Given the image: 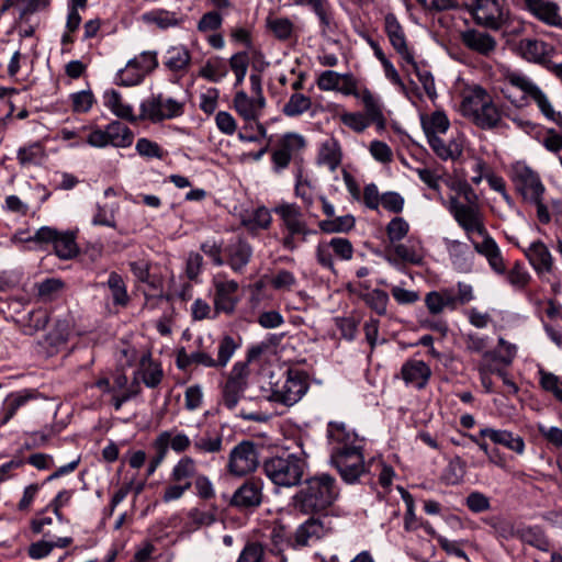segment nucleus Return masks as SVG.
<instances>
[{"label": "nucleus", "mask_w": 562, "mask_h": 562, "mask_svg": "<svg viewBox=\"0 0 562 562\" xmlns=\"http://www.w3.org/2000/svg\"><path fill=\"white\" fill-rule=\"evenodd\" d=\"M428 188L437 192L445 203L449 200L448 210L458 225L463 229L474 250L485 257L492 270L505 272V262L495 239L485 226L480 206L475 203L476 195L462 178H423Z\"/></svg>", "instance_id": "f257e3e1"}, {"label": "nucleus", "mask_w": 562, "mask_h": 562, "mask_svg": "<svg viewBox=\"0 0 562 562\" xmlns=\"http://www.w3.org/2000/svg\"><path fill=\"white\" fill-rule=\"evenodd\" d=\"M498 74V89L512 104L521 108L533 100L538 108H549L548 95L526 74L506 66H501Z\"/></svg>", "instance_id": "f03ea898"}, {"label": "nucleus", "mask_w": 562, "mask_h": 562, "mask_svg": "<svg viewBox=\"0 0 562 562\" xmlns=\"http://www.w3.org/2000/svg\"><path fill=\"white\" fill-rule=\"evenodd\" d=\"M339 490L336 480L329 474H317L306 480L294 496V507L302 513L311 514L324 510L337 499Z\"/></svg>", "instance_id": "7ed1b4c3"}, {"label": "nucleus", "mask_w": 562, "mask_h": 562, "mask_svg": "<svg viewBox=\"0 0 562 562\" xmlns=\"http://www.w3.org/2000/svg\"><path fill=\"white\" fill-rule=\"evenodd\" d=\"M307 468L304 452H283L263 461L266 476L279 487H293L302 482Z\"/></svg>", "instance_id": "20e7f679"}, {"label": "nucleus", "mask_w": 562, "mask_h": 562, "mask_svg": "<svg viewBox=\"0 0 562 562\" xmlns=\"http://www.w3.org/2000/svg\"><path fill=\"white\" fill-rule=\"evenodd\" d=\"M161 450L168 453L172 450L176 453H183L192 446L196 453H216L222 450L223 440L220 436H189L184 430L172 427L160 431L154 439Z\"/></svg>", "instance_id": "39448f33"}, {"label": "nucleus", "mask_w": 562, "mask_h": 562, "mask_svg": "<svg viewBox=\"0 0 562 562\" xmlns=\"http://www.w3.org/2000/svg\"><path fill=\"white\" fill-rule=\"evenodd\" d=\"M82 133L86 143L94 148H104L108 146L126 148L134 139L130 127L119 121L109 123L104 128L97 125L83 126Z\"/></svg>", "instance_id": "423d86ee"}, {"label": "nucleus", "mask_w": 562, "mask_h": 562, "mask_svg": "<svg viewBox=\"0 0 562 562\" xmlns=\"http://www.w3.org/2000/svg\"><path fill=\"white\" fill-rule=\"evenodd\" d=\"M308 390L306 375L299 370H288L286 374L271 386L269 398L285 406H293Z\"/></svg>", "instance_id": "0eeeda50"}, {"label": "nucleus", "mask_w": 562, "mask_h": 562, "mask_svg": "<svg viewBox=\"0 0 562 562\" xmlns=\"http://www.w3.org/2000/svg\"><path fill=\"white\" fill-rule=\"evenodd\" d=\"M184 112V102L162 93L151 94L139 105V120L159 123L181 116Z\"/></svg>", "instance_id": "6e6552de"}, {"label": "nucleus", "mask_w": 562, "mask_h": 562, "mask_svg": "<svg viewBox=\"0 0 562 562\" xmlns=\"http://www.w3.org/2000/svg\"><path fill=\"white\" fill-rule=\"evenodd\" d=\"M157 66V53L153 50L143 52L128 60L125 67L117 71L115 82L124 87L137 86Z\"/></svg>", "instance_id": "1a4fd4ad"}, {"label": "nucleus", "mask_w": 562, "mask_h": 562, "mask_svg": "<svg viewBox=\"0 0 562 562\" xmlns=\"http://www.w3.org/2000/svg\"><path fill=\"white\" fill-rule=\"evenodd\" d=\"M214 288V311L215 317L220 313L233 314L239 302V284L233 279H228L224 273H216L212 279Z\"/></svg>", "instance_id": "9d476101"}, {"label": "nucleus", "mask_w": 562, "mask_h": 562, "mask_svg": "<svg viewBox=\"0 0 562 562\" xmlns=\"http://www.w3.org/2000/svg\"><path fill=\"white\" fill-rule=\"evenodd\" d=\"M259 464L256 446L248 440L235 446L228 458V472L235 476H244L254 472Z\"/></svg>", "instance_id": "9b49d317"}, {"label": "nucleus", "mask_w": 562, "mask_h": 562, "mask_svg": "<svg viewBox=\"0 0 562 562\" xmlns=\"http://www.w3.org/2000/svg\"><path fill=\"white\" fill-rule=\"evenodd\" d=\"M333 465L338 470L344 481L347 483L356 482L364 472V460L361 448H351V450L330 454Z\"/></svg>", "instance_id": "f8f14e48"}, {"label": "nucleus", "mask_w": 562, "mask_h": 562, "mask_svg": "<svg viewBox=\"0 0 562 562\" xmlns=\"http://www.w3.org/2000/svg\"><path fill=\"white\" fill-rule=\"evenodd\" d=\"M330 531V527L326 526L321 519L308 518L296 528L292 542L289 543V546L293 548L314 546L319 540L327 537Z\"/></svg>", "instance_id": "ddd939ff"}, {"label": "nucleus", "mask_w": 562, "mask_h": 562, "mask_svg": "<svg viewBox=\"0 0 562 562\" xmlns=\"http://www.w3.org/2000/svg\"><path fill=\"white\" fill-rule=\"evenodd\" d=\"M293 5L308 8L318 19L321 35L329 36L335 32L337 25L335 22L334 9L329 0H290Z\"/></svg>", "instance_id": "4468645a"}, {"label": "nucleus", "mask_w": 562, "mask_h": 562, "mask_svg": "<svg viewBox=\"0 0 562 562\" xmlns=\"http://www.w3.org/2000/svg\"><path fill=\"white\" fill-rule=\"evenodd\" d=\"M266 108V98H254L244 90H239L233 98V109L246 122H257Z\"/></svg>", "instance_id": "2eb2a0df"}, {"label": "nucleus", "mask_w": 562, "mask_h": 562, "mask_svg": "<svg viewBox=\"0 0 562 562\" xmlns=\"http://www.w3.org/2000/svg\"><path fill=\"white\" fill-rule=\"evenodd\" d=\"M384 30L391 45L401 55L403 60L416 68V61L407 46L404 30L393 13H387L385 15Z\"/></svg>", "instance_id": "dca6fc26"}, {"label": "nucleus", "mask_w": 562, "mask_h": 562, "mask_svg": "<svg viewBox=\"0 0 562 562\" xmlns=\"http://www.w3.org/2000/svg\"><path fill=\"white\" fill-rule=\"evenodd\" d=\"M527 10L548 26L562 30L560 5L552 0H525Z\"/></svg>", "instance_id": "f3484780"}, {"label": "nucleus", "mask_w": 562, "mask_h": 562, "mask_svg": "<svg viewBox=\"0 0 562 562\" xmlns=\"http://www.w3.org/2000/svg\"><path fill=\"white\" fill-rule=\"evenodd\" d=\"M328 437L331 443V453L341 452L351 448H361L357 434L349 429L344 423L330 422L328 424Z\"/></svg>", "instance_id": "a211bd4d"}, {"label": "nucleus", "mask_w": 562, "mask_h": 562, "mask_svg": "<svg viewBox=\"0 0 562 562\" xmlns=\"http://www.w3.org/2000/svg\"><path fill=\"white\" fill-rule=\"evenodd\" d=\"M472 10L477 23L497 27L503 19V0H475Z\"/></svg>", "instance_id": "6ab92c4d"}, {"label": "nucleus", "mask_w": 562, "mask_h": 562, "mask_svg": "<svg viewBox=\"0 0 562 562\" xmlns=\"http://www.w3.org/2000/svg\"><path fill=\"white\" fill-rule=\"evenodd\" d=\"M480 437L488 438L493 443L503 446L519 456L524 454L526 450L524 438L507 429L484 427L480 430Z\"/></svg>", "instance_id": "aec40b11"}, {"label": "nucleus", "mask_w": 562, "mask_h": 562, "mask_svg": "<svg viewBox=\"0 0 562 562\" xmlns=\"http://www.w3.org/2000/svg\"><path fill=\"white\" fill-rule=\"evenodd\" d=\"M443 305L449 311L467 305L475 299L474 289L470 283L459 281L457 289L443 288L438 290Z\"/></svg>", "instance_id": "412c9836"}, {"label": "nucleus", "mask_w": 562, "mask_h": 562, "mask_svg": "<svg viewBox=\"0 0 562 562\" xmlns=\"http://www.w3.org/2000/svg\"><path fill=\"white\" fill-rule=\"evenodd\" d=\"M263 483L260 480L246 481L236 490L232 497V505L241 508L257 507L262 502Z\"/></svg>", "instance_id": "4be33fe9"}, {"label": "nucleus", "mask_w": 562, "mask_h": 562, "mask_svg": "<svg viewBox=\"0 0 562 562\" xmlns=\"http://www.w3.org/2000/svg\"><path fill=\"white\" fill-rule=\"evenodd\" d=\"M244 369V364L236 363L232 370V375L225 383L223 390V403L229 409L236 407L244 393L246 385V382L241 376Z\"/></svg>", "instance_id": "5701e85b"}, {"label": "nucleus", "mask_w": 562, "mask_h": 562, "mask_svg": "<svg viewBox=\"0 0 562 562\" xmlns=\"http://www.w3.org/2000/svg\"><path fill=\"white\" fill-rule=\"evenodd\" d=\"M401 375L407 385L420 390L427 385L431 376V370L426 362L413 359L402 366Z\"/></svg>", "instance_id": "b1692460"}, {"label": "nucleus", "mask_w": 562, "mask_h": 562, "mask_svg": "<svg viewBox=\"0 0 562 562\" xmlns=\"http://www.w3.org/2000/svg\"><path fill=\"white\" fill-rule=\"evenodd\" d=\"M199 476V467L195 459L191 456H182L172 467L169 479L171 482H179L187 487H192L193 482Z\"/></svg>", "instance_id": "393cba45"}, {"label": "nucleus", "mask_w": 562, "mask_h": 562, "mask_svg": "<svg viewBox=\"0 0 562 562\" xmlns=\"http://www.w3.org/2000/svg\"><path fill=\"white\" fill-rule=\"evenodd\" d=\"M521 56L528 61L544 64L548 61L553 47L543 41L536 38H524L518 44Z\"/></svg>", "instance_id": "a878e982"}, {"label": "nucleus", "mask_w": 562, "mask_h": 562, "mask_svg": "<svg viewBox=\"0 0 562 562\" xmlns=\"http://www.w3.org/2000/svg\"><path fill=\"white\" fill-rule=\"evenodd\" d=\"M465 47L481 55L488 56L496 48V41L488 33L468 30L461 34Z\"/></svg>", "instance_id": "bb28decb"}, {"label": "nucleus", "mask_w": 562, "mask_h": 562, "mask_svg": "<svg viewBox=\"0 0 562 562\" xmlns=\"http://www.w3.org/2000/svg\"><path fill=\"white\" fill-rule=\"evenodd\" d=\"M420 124L427 140L442 137L450 127V121L443 111H434L420 115Z\"/></svg>", "instance_id": "cd10ccee"}, {"label": "nucleus", "mask_w": 562, "mask_h": 562, "mask_svg": "<svg viewBox=\"0 0 562 562\" xmlns=\"http://www.w3.org/2000/svg\"><path fill=\"white\" fill-rule=\"evenodd\" d=\"M273 211L281 217L289 233L292 235L306 234V225L297 205L281 203L277 205Z\"/></svg>", "instance_id": "c85d7f7f"}, {"label": "nucleus", "mask_w": 562, "mask_h": 562, "mask_svg": "<svg viewBox=\"0 0 562 562\" xmlns=\"http://www.w3.org/2000/svg\"><path fill=\"white\" fill-rule=\"evenodd\" d=\"M530 265L538 273L549 272L552 269V256L542 241L531 243L525 250Z\"/></svg>", "instance_id": "c756f323"}, {"label": "nucleus", "mask_w": 562, "mask_h": 562, "mask_svg": "<svg viewBox=\"0 0 562 562\" xmlns=\"http://www.w3.org/2000/svg\"><path fill=\"white\" fill-rule=\"evenodd\" d=\"M145 23L155 24L160 30L178 27L186 21V16L180 12L166 9H156L143 14Z\"/></svg>", "instance_id": "7c9ffc66"}, {"label": "nucleus", "mask_w": 562, "mask_h": 562, "mask_svg": "<svg viewBox=\"0 0 562 562\" xmlns=\"http://www.w3.org/2000/svg\"><path fill=\"white\" fill-rule=\"evenodd\" d=\"M341 162V148L338 140L334 138L326 139L321 144L317 164L326 168L328 172H334Z\"/></svg>", "instance_id": "2f4dec72"}, {"label": "nucleus", "mask_w": 562, "mask_h": 562, "mask_svg": "<svg viewBox=\"0 0 562 562\" xmlns=\"http://www.w3.org/2000/svg\"><path fill=\"white\" fill-rule=\"evenodd\" d=\"M359 100L364 108L363 114L370 120V123L375 124L379 128H384L386 120L380 100L366 87L361 89Z\"/></svg>", "instance_id": "473e14b6"}, {"label": "nucleus", "mask_w": 562, "mask_h": 562, "mask_svg": "<svg viewBox=\"0 0 562 562\" xmlns=\"http://www.w3.org/2000/svg\"><path fill=\"white\" fill-rule=\"evenodd\" d=\"M227 262L235 272H240L250 261L252 249L249 244L238 239L226 248Z\"/></svg>", "instance_id": "72a5a7b5"}, {"label": "nucleus", "mask_w": 562, "mask_h": 562, "mask_svg": "<svg viewBox=\"0 0 562 562\" xmlns=\"http://www.w3.org/2000/svg\"><path fill=\"white\" fill-rule=\"evenodd\" d=\"M488 99V93L483 88L475 86L462 99L460 105L462 115L473 120Z\"/></svg>", "instance_id": "f704fd0d"}, {"label": "nucleus", "mask_w": 562, "mask_h": 562, "mask_svg": "<svg viewBox=\"0 0 562 562\" xmlns=\"http://www.w3.org/2000/svg\"><path fill=\"white\" fill-rule=\"evenodd\" d=\"M430 148L442 160H456L462 155L463 145L458 138L443 139L438 137L428 140Z\"/></svg>", "instance_id": "c9c22d12"}, {"label": "nucleus", "mask_w": 562, "mask_h": 562, "mask_svg": "<svg viewBox=\"0 0 562 562\" xmlns=\"http://www.w3.org/2000/svg\"><path fill=\"white\" fill-rule=\"evenodd\" d=\"M104 105L120 119L130 122L137 121V117L133 113L132 105L125 103L122 95L115 90H110L104 93Z\"/></svg>", "instance_id": "e433bc0d"}, {"label": "nucleus", "mask_w": 562, "mask_h": 562, "mask_svg": "<svg viewBox=\"0 0 562 562\" xmlns=\"http://www.w3.org/2000/svg\"><path fill=\"white\" fill-rule=\"evenodd\" d=\"M165 66L175 72L187 71L191 65V54L184 45L171 46L166 53Z\"/></svg>", "instance_id": "4c0bfd02"}, {"label": "nucleus", "mask_w": 562, "mask_h": 562, "mask_svg": "<svg viewBox=\"0 0 562 562\" xmlns=\"http://www.w3.org/2000/svg\"><path fill=\"white\" fill-rule=\"evenodd\" d=\"M393 252L403 261L412 265H422L424 261V249L419 241L408 240L406 244L393 245Z\"/></svg>", "instance_id": "58836bf2"}, {"label": "nucleus", "mask_w": 562, "mask_h": 562, "mask_svg": "<svg viewBox=\"0 0 562 562\" xmlns=\"http://www.w3.org/2000/svg\"><path fill=\"white\" fill-rule=\"evenodd\" d=\"M18 159L22 166H40L46 161L47 155L44 146L35 142L21 147L18 150Z\"/></svg>", "instance_id": "ea45409f"}, {"label": "nucleus", "mask_w": 562, "mask_h": 562, "mask_svg": "<svg viewBox=\"0 0 562 562\" xmlns=\"http://www.w3.org/2000/svg\"><path fill=\"white\" fill-rule=\"evenodd\" d=\"M515 187L525 200L532 203L539 202L544 192V187L539 178H514Z\"/></svg>", "instance_id": "a19ab883"}, {"label": "nucleus", "mask_w": 562, "mask_h": 562, "mask_svg": "<svg viewBox=\"0 0 562 562\" xmlns=\"http://www.w3.org/2000/svg\"><path fill=\"white\" fill-rule=\"evenodd\" d=\"M271 221L270 211L265 206L257 207L241 216V224L251 232L267 229Z\"/></svg>", "instance_id": "79ce46f5"}, {"label": "nucleus", "mask_w": 562, "mask_h": 562, "mask_svg": "<svg viewBox=\"0 0 562 562\" xmlns=\"http://www.w3.org/2000/svg\"><path fill=\"white\" fill-rule=\"evenodd\" d=\"M266 26L280 41L290 40L295 30L294 23L288 16H268Z\"/></svg>", "instance_id": "37998d69"}, {"label": "nucleus", "mask_w": 562, "mask_h": 562, "mask_svg": "<svg viewBox=\"0 0 562 562\" xmlns=\"http://www.w3.org/2000/svg\"><path fill=\"white\" fill-rule=\"evenodd\" d=\"M467 474V463L465 461L456 456L451 458L443 470L442 480L448 485H457L460 484Z\"/></svg>", "instance_id": "c03bdc74"}, {"label": "nucleus", "mask_w": 562, "mask_h": 562, "mask_svg": "<svg viewBox=\"0 0 562 562\" xmlns=\"http://www.w3.org/2000/svg\"><path fill=\"white\" fill-rule=\"evenodd\" d=\"M139 375L147 387L154 389L160 384L164 373L160 364L144 357L140 361Z\"/></svg>", "instance_id": "a18cd8bd"}, {"label": "nucleus", "mask_w": 562, "mask_h": 562, "mask_svg": "<svg viewBox=\"0 0 562 562\" xmlns=\"http://www.w3.org/2000/svg\"><path fill=\"white\" fill-rule=\"evenodd\" d=\"M472 121L482 128H492L498 124L501 121V113L491 98L484 103Z\"/></svg>", "instance_id": "49530a36"}, {"label": "nucleus", "mask_w": 562, "mask_h": 562, "mask_svg": "<svg viewBox=\"0 0 562 562\" xmlns=\"http://www.w3.org/2000/svg\"><path fill=\"white\" fill-rule=\"evenodd\" d=\"M54 249L56 255L60 259H70L75 257L78 252V248L75 241V236L71 233H61L58 232L57 238L54 240Z\"/></svg>", "instance_id": "de8ad7c7"}, {"label": "nucleus", "mask_w": 562, "mask_h": 562, "mask_svg": "<svg viewBox=\"0 0 562 562\" xmlns=\"http://www.w3.org/2000/svg\"><path fill=\"white\" fill-rule=\"evenodd\" d=\"M355 217L350 214L337 216L319 222V228L324 233H347L355 227Z\"/></svg>", "instance_id": "09e8293b"}, {"label": "nucleus", "mask_w": 562, "mask_h": 562, "mask_svg": "<svg viewBox=\"0 0 562 562\" xmlns=\"http://www.w3.org/2000/svg\"><path fill=\"white\" fill-rule=\"evenodd\" d=\"M363 302L378 315L384 316L387 313L390 302L389 294L380 289H373L362 296Z\"/></svg>", "instance_id": "8fccbe9b"}, {"label": "nucleus", "mask_w": 562, "mask_h": 562, "mask_svg": "<svg viewBox=\"0 0 562 562\" xmlns=\"http://www.w3.org/2000/svg\"><path fill=\"white\" fill-rule=\"evenodd\" d=\"M65 283L57 278H48L36 284L37 296L43 302L55 300L63 291Z\"/></svg>", "instance_id": "3c124183"}, {"label": "nucleus", "mask_w": 562, "mask_h": 562, "mask_svg": "<svg viewBox=\"0 0 562 562\" xmlns=\"http://www.w3.org/2000/svg\"><path fill=\"white\" fill-rule=\"evenodd\" d=\"M312 106L310 97L303 93H293L284 104L282 112L289 117L299 116L307 112Z\"/></svg>", "instance_id": "603ef678"}, {"label": "nucleus", "mask_w": 562, "mask_h": 562, "mask_svg": "<svg viewBox=\"0 0 562 562\" xmlns=\"http://www.w3.org/2000/svg\"><path fill=\"white\" fill-rule=\"evenodd\" d=\"M48 323V314L44 310L32 311L22 321V331L25 335H34L42 330Z\"/></svg>", "instance_id": "864d4df0"}, {"label": "nucleus", "mask_w": 562, "mask_h": 562, "mask_svg": "<svg viewBox=\"0 0 562 562\" xmlns=\"http://www.w3.org/2000/svg\"><path fill=\"white\" fill-rule=\"evenodd\" d=\"M106 284L111 291L113 303L116 305H126L128 302V294L123 278L116 272H111Z\"/></svg>", "instance_id": "5fc2aeb1"}, {"label": "nucleus", "mask_w": 562, "mask_h": 562, "mask_svg": "<svg viewBox=\"0 0 562 562\" xmlns=\"http://www.w3.org/2000/svg\"><path fill=\"white\" fill-rule=\"evenodd\" d=\"M72 333V325L70 319L64 318L58 319L52 329V331L47 336V340L52 346H59L65 344Z\"/></svg>", "instance_id": "6e6d98bb"}, {"label": "nucleus", "mask_w": 562, "mask_h": 562, "mask_svg": "<svg viewBox=\"0 0 562 562\" xmlns=\"http://www.w3.org/2000/svg\"><path fill=\"white\" fill-rule=\"evenodd\" d=\"M305 145V138L302 135L296 133H288L279 140L277 147L288 154L290 158H292L300 150H302Z\"/></svg>", "instance_id": "4d7b16f0"}, {"label": "nucleus", "mask_w": 562, "mask_h": 562, "mask_svg": "<svg viewBox=\"0 0 562 562\" xmlns=\"http://www.w3.org/2000/svg\"><path fill=\"white\" fill-rule=\"evenodd\" d=\"M237 344L231 336H224L217 347V358L215 359L217 368H224L229 362L237 349Z\"/></svg>", "instance_id": "13d9d810"}, {"label": "nucleus", "mask_w": 562, "mask_h": 562, "mask_svg": "<svg viewBox=\"0 0 562 562\" xmlns=\"http://www.w3.org/2000/svg\"><path fill=\"white\" fill-rule=\"evenodd\" d=\"M31 398L29 394H12L10 395L3 407V418L1 420L2 425H5L15 414L16 412L24 406L27 401Z\"/></svg>", "instance_id": "bf43d9fd"}, {"label": "nucleus", "mask_w": 562, "mask_h": 562, "mask_svg": "<svg viewBox=\"0 0 562 562\" xmlns=\"http://www.w3.org/2000/svg\"><path fill=\"white\" fill-rule=\"evenodd\" d=\"M270 284L278 291H292L297 285V279L291 271L281 269L271 277Z\"/></svg>", "instance_id": "052dcab7"}, {"label": "nucleus", "mask_w": 562, "mask_h": 562, "mask_svg": "<svg viewBox=\"0 0 562 562\" xmlns=\"http://www.w3.org/2000/svg\"><path fill=\"white\" fill-rule=\"evenodd\" d=\"M344 125L356 133H363L370 125V120L361 112H345L340 115Z\"/></svg>", "instance_id": "680f3d73"}, {"label": "nucleus", "mask_w": 562, "mask_h": 562, "mask_svg": "<svg viewBox=\"0 0 562 562\" xmlns=\"http://www.w3.org/2000/svg\"><path fill=\"white\" fill-rule=\"evenodd\" d=\"M540 374V385L543 390L551 392L554 397L562 403V383L555 374L551 372H547L544 370H539Z\"/></svg>", "instance_id": "e2e57ef3"}, {"label": "nucleus", "mask_w": 562, "mask_h": 562, "mask_svg": "<svg viewBox=\"0 0 562 562\" xmlns=\"http://www.w3.org/2000/svg\"><path fill=\"white\" fill-rule=\"evenodd\" d=\"M409 225L403 217L393 218L386 226V234L390 241L395 245L402 240L408 233Z\"/></svg>", "instance_id": "0e129e2a"}, {"label": "nucleus", "mask_w": 562, "mask_h": 562, "mask_svg": "<svg viewBox=\"0 0 562 562\" xmlns=\"http://www.w3.org/2000/svg\"><path fill=\"white\" fill-rule=\"evenodd\" d=\"M531 277L520 263H515L507 274V281L516 290H522L529 283Z\"/></svg>", "instance_id": "69168bd1"}, {"label": "nucleus", "mask_w": 562, "mask_h": 562, "mask_svg": "<svg viewBox=\"0 0 562 562\" xmlns=\"http://www.w3.org/2000/svg\"><path fill=\"white\" fill-rule=\"evenodd\" d=\"M223 24V16L217 11L204 13L198 22L196 29L201 33L217 31Z\"/></svg>", "instance_id": "338daca9"}, {"label": "nucleus", "mask_w": 562, "mask_h": 562, "mask_svg": "<svg viewBox=\"0 0 562 562\" xmlns=\"http://www.w3.org/2000/svg\"><path fill=\"white\" fill-rule=\"evenodd\" d=\"M265 550L260 543H247L241 550L236 562H265Z\"/></svg>", "instance_id": "774afa93"}]
</instances>
